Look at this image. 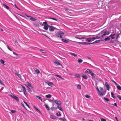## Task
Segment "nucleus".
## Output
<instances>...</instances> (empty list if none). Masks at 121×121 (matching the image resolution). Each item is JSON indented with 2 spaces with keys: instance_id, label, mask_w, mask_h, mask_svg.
Here are the masks:
<instances>
[{
  "instance_id": "f257e3e1",
  "label": "nucleus",
  "mask_w": 121,
  "mask_h": 121,
  "mask_svg": "<svg viewBox=\"0 0 121 121\" xmlns=\"http://www.w3.org/2000/svg\"><path fill=\"white\" fill-rule=\"evenodd\" d=\"M64 33L61 31H59L56 34V35L58 37L62 38V36L64 34Z\"/></svg>"
},
{
  "instance_id": "f03ea898",
  "label": "nucleus",
  "mask_w": 121,
  "mask_h": 121,
  "mask_svg": "<svg viewBox=\"0 0 121 121\" xmlns=\"http://www.w3.org/2000/svg\"><path fill=\"white\" fill-rule=\"evenodd\" d=\"M101 34L104 33V34H103L101 36V37H102L105 35H108L109 34V32L108 31H104V32H103V31H102L101 32Z\"/></svg>"
},
{
  "instance_id": "7ed1b4c3",
  "label": "nucleus",
  "mask_w": 121,
  "mask_h": 121,
  "mask_svg": "<svg viewBox=\"0 0 121 121\" xmlns=\"http://www.w3.org/2000/svg\"><path fill=\"white\" fill-rule=\"evenodd\" d=\"M96 89H97L98 91V94L100 95H102L105 94V91H104L103 92H102L99 90L98 87Z\"/></svg>"
},
{
  "instance_id": "20e7f679",
  "label": "nucleus",
  "mask_w": 121,
  "mask_h": 121,
  "mask_svg": "<svg viewBox=\"0 0 121 121\" xmlns=\"http://www.w3.org/2000/svg\"><path fill=\"white\" fill-rule=\"evenodd\" d=\"M48 26L49 27V30L51 31H53L54 30L56 29L55 28L52 26H51L49 25H48Z\"/></svg>"
},
{
  "instance_id": "39448f33",
  "label": "nucleus",
  "mask_w": 121,
  "mask_h": 121,
  "mask_svg": "<svg viewBox=\"0 0 121 121\" xmlns=\"http://www.w3.org/2000/svg\"><path fill=\"white\" fill-rule=\"evenodd\" d=\"M54 102L57 104L60 105L61 104V102L58 99H56L54 101Z\"/></svg>"
},
{
  "instance_id": "423d86ee",
  "label": "nucleus",
  "mask_w": 121,
  "mask_h": 121,
  "mask_svg": "<svg viewBox=\"0 0 121 121\" xmlns=\"http://www.w3.org/2000/svg\"><path fill=\"white\" fill-rule=\"evenodd\" d=\"M22 86L23 88V91H24V94L26 96H27L28 95L27 92H26V89L23 86Z\"/></svg>"
},
{
  "instance_id": "0eeeda50",
  "label": "nucleus",
  "mask_w": 121,
  "mask_h": 121,
  "mask_svg": "<svg viewBox=\"0 0 121 121\" xmlns=\"http://www.w3.org/2000/svg\"><path fill=\"white\" fill-rule=\"evenodd\" d=\"M77 43H78L79 44H81L82 45H88L91 44V43H88L85 42H77Z\"/></svg>"
},
{
  "instance_id": "6e6552de",
  "label": "nucleus",
  "mask_w": 121,
  "mask_h": 121,
  "mask_svg": "<svg viewBox=\"0 0 121 121\" xmlns=\"http://www.w3.org/2000/svg\"><path fill=\"white\" fill-rule=\"evenodd\" d=\"M105 86H106L107 90H109V86L108 85V83L107 82H106L105 83Z\"/></svg>"
},
{
  "instance_id": "1a4fd4ad",
  "label": "nucleus",
  "mask_w": 121,
  "mask_h": 121,
  "mask_svg": "<svg viewBox=\"0 0 121 121\" xmlns=\"http://www.w3.org/2000/svg\"><path fill=\"white\" fill-rule=\"evenodd\" d=\"M13 98L15 99L16 100H17V101H18L19 100V99L16 96H15V95H13L12 96Z\"/></svg>"
},
{
  "instance_id": "9d476101",
  "label": "nucleus",
  "mask_w": 121,
  "mask_h": 121,
  "mask_svg": "<svg viewBox=\"0 0 121 121\" xmlns=\"http://www.w3.org/2000/svg\"><path fill=\"white\" fill-rule=\"evenodd\" d=\"M29 19L30 20L32 21H35L37 20V19L36 18H33V17L31 16Z\"/></svg>"
},
{
  "instance_id": "9b49d317",
  "label": "nucleus",
  "mask_w": 121,
  "mask_h": 121,
  "mask_svg": "<svg viewBox=\"0 0 121 121\" xmlns=\"http://www.w3.org/2000/svg\"><path fill=\"white\" fill-rule=\"evenodd\" d=\"M100 37H98L97 36L91 38L92 39H93L92 41H93L94 40L99 39L100 38Z\"/></svg>"
},
{
  "instance_id": "f8f14e48",
  "label": "nucleus",
  "mask_w": 121,
  "mask_h": 121,
  "mask_svg": "<svg viewBox=\"0 0 121 121\" xmlns=\"http://www.w3.org/2000/svg\"><path fill=\"white\" fill-rule=\"evenodd\" d=\"M48 82V85L52 87L54 85L53 83L52 82Z\"/></svg>"
},
{
  "instance_id": "ddd939ff",
  "label": "nucleus",
  "mask_w": 121,
  "mask_h": 121,
  "mask_svg": "<svg viewBox=\"0 0 121 121\" xmlns=\"http://www.w3.org/2000/svg\"><path fill=\"white\" fill-rule=\"evenodd\" d=\"M53 62L55 63L56 64H57V65H62L60 63L58 62V61H56V60H54L53 61Z\"/></svg>"
},
{
  "instance_id": "4468645a",
  "label": "nucleus",
  "mask_w": 121,
  "mask_h": 121,
  "mask_svg": "<svg viewBox=\"0 0 121 121\" xmlns=\"http://www.w3.org/2000/svg\"><path fill=\"white\" fill-rule=\"evenodd\" d=\"M91 71L90 70L87 69L85 71V72L86 73L90 74V73H91Z\"/></svg>"
},
{
  "instance_id": "2eb2a0df",
  "label": "nucleus",
  "mask_w": 121,
  "mask_h": 121,
  "mask_svg": "<svg viewBox=\"0 0 121 121\" xmlns=\"http://www.w3.org/2000/svg\"><path fill=\"white\" fill-rule=\"evenodd\" d=\"M61 40L63 42L66 43H68L69 41L65 39H62Z\"/></svg>"
},
{
  "instance_id": "dca6fc26",
  "label": "nucleus",
  "mask_w": 121,
  "mask_h": 121,
  "mask_svg": "<svg viewBox=\"0 0 121 121\" xmlns=\"http://www.w3.org/2000/svg\"><path fill=\"white\" fill-rule=\"evenodd\" d=\"M100 40H97L95 41L94 42L91 43V44H93L95 43H98L100 42Z\"/></svg>"
},
{
  "instance_id": "f3484780",
  "label": "nucleus",
  "mask_w": 121,
  "mask_h": 121,
  "mask_svg": "<svg viewBox=\"0 0 121 121\" xmlns=\"http://www.w3.org/2000/svg\"><path fill=\"white\" fill-rule=\"evenodd\" d=\"M59 109L61 111H63V109L61 105H58V106Z\"/></svg>"
},
{
  "instance_id": "a211bd4d",
  "label": "nucleus",
  "mask_w": 121,
  "mask_h": 121,
  "mask_svg": "<svg viewBox=\"0 0 121 121\" xmlns=\"http://www.w3.org/2000/svg\"><path fill=\"white\" fill-rule=\"evenodd\" d=\"M26 84L28 86L31 87L32 88H33V87L31 85L29 82H26Z\"/></svg>"
},
{
  "instance_id": "6ab92c4d",
  "label": "nucleus",
  "mask_w": 121,
  "mask_h": 121,
  "mask_svg": "<svg viewBox=\"0 0 121 121\" xmlns=\"http://www.w3.org/2000/svg\"><path fill=\"white\" fill-rule=\"evenodd\" d=\"M48 25H47V26H44V27H43V28L44 29L46 30H48Z\"/></svg>"
},
{
  "instance_id": "aec40b11",
  "label": "nucleus",
  "mask_w": 121,
  "mask_h": 121,
  "mask_svg": "<svg viewBox=\"0 0 121 121\" xmlns=\"http://www.w3.org/2000/svg\"><path fill=\"white\" fill-rule=\"evenodd\" d=\"M70 54L71 55L75 57H77V55L75 53L72 52H70Z\"/></svg>"
},
{
  "instance_id": "412c9836",
  "label": "nucleus",
  "mask_w": 121,
  "mask_h": 121,
  "mask_svg": "<svg viewBox=\"0 0 121 121\" xmlns=\"http://www.w3.org/2000/svg\"><path fill=\"white\" fill-rule=\"evenodd\" d=\"M75 76L77 78H80V75L79 73L75 74Z\"/></svg>"
},
{
  "instance_id": "4be33fe9",
  "label": "nucleus",
  "mask_w": 121,
  "mask_h": 121,
  "mask_svg": "<svg viewBox=\"0 0 121 121\" xmlns=\"http://www.w3.org/2000/svg\"><path fill=\"white\" fill-rule=\"evenodd\" d=\"M34 108L36 111L38 112H40V111L35 106L34 107Z\"/></svg>"
},
{
  "instance_id": "5701e85b",
  "label": "nucleus",
  "mask_w": 121,
  "mask_h": 121,
  "mask_svg": "<svg viewBox=\"0 0 121 121\" xmlns=\"http://www.w3.org/2000/svg\"><path fill=\"white\" fill-rule=\"evenodd\" d=\"M27 87V89L28 91L29 92H31L32 91L31 89L29 87H28L26 85Z\"/></svg>"
},
{
  "instance_id": "b1692460",
  "label": "nucleus",
  "mask_w": 121,
  "mask_h": 121,
  "mask_svg": "<svg viewBox=\"0 0 121 121\" xmlns=\"http://www.w3.org/2000/svg\"><path fill=\"white\" fill-rule=\"evenodd\" d=\"M82 77L83 78L85 79H86L87 78V76L86 75H83Z\"/></svg>"
},
{
  "instance_id": "393cba45",
  "label": "nucleus",
  "mask_w": 121,
  "mask_h": 121,
  "mask_svg": "<svg viewBox=\"0 0 121 121\" xmlns=\"http://www.w3.org/2000/svg\"><path fill=\"white\" fill-rule=\"evenodd\" d=\"M52 96V95L50 94H48V95H46V97L47 98H50Z\"/></svg>"
},
{
  "instance_id": "a878e982",
  "label": "nucleus",
  "mask_w": 121,
  "mask_h": 121,
  "mask_svg": "<svg viewBox=\"0 0 121 121\" xmlns=\"http://www.w3.org/2000/svg\"><path fill=\"white\" fill-rule=\"evenodd\" d=\"M75 38L77 39H86V37H82L81 38H79L78 37H75Z\"/></svg>"
},
{
  "instance_id": "bb28decb",
  "label": "nucleus",
  "mask_w": 121,
  "mask_h": 121,
  "mask_svg": "<svg viewBox=\"0 0 121 121\" xmlns=\"http://www.w3.org/2000/svg\"><path fill=\"white\" fill-rule=\"evenodd\" d=\"M50 117L51 118L54 119H56V117L53 115L51 116Z\"/></svg>"
},
{
  "instance_id": "cd10ccee",
  "label": "nucleus",
  "mask_w": 121,
  "mask_h": 121,
  "mask_svg": "<svg viewBox=\"0 0 121 121\" xmlns=\"http://www.w3.org/2000/svg\"><path fill=\"white\" fill-rule=\"evenodd\" d=\"M3 6L5 8L7 9H8L9 8V7L7 6L6 5L4 4H3Z\"/></svg>"
},
{
  "instance_id": "c85d7f7f",
  "label": "nucleus",
  "mask_w": 121,
  "mask_h": 121,
  "mask_svg": "<svg viewBox=\"0 0 121 121\" xmlns=\"http://www.w3.org/2000/svg\"><path fill=\"white\" fill-rule=\"evenodd\" d=\"M55 75L56 76L58 77H59V78H60L61 79H62L63 80H64V78H62L59 75L56 74Z\"/></svg>"
},
{
  "instance_id": "c756f323",
  "label": "nucleus",
  "mask_w": 121,
  "mask_h": 121,
  "mask_svg": "<svg viewBox=\"0 0 121 121\" xmlns=\"http://www.w3.org/2000/svg\"><path fill=\"white\" fill-rule=\"evenodd\" d=\"M92 39L91 38H87L86 39V40L88 42H91Z\"/></svg>"
},
{
  "instance_id": "7c9ffc66",
  "label": "nucleus",
  "mask_w": 121,
  "mask_h": 121,
  "mask_svg": "<svg viewBox=\"0 0 121 121\" xmlns=\"http://www.w3.org/2000/svg\"><path fill=\"white\" fill-rule=\"evenodd\" d=\"M45 106L47 110H49L50 109L49 108L46 104H45Z\"/></svg>"
},
{
  "instance_id": "2f4dec72",
  "label": "nucleus",
  "mask_w": 121,
  "mask_h": 121,
  "mask_svg": "<svg viewBox=\"0 0 121 121\" xmlns=\"http://www.w3.org/2000/svg\"><path fill=\"white\" fill-rule=\"evenodd\" d=\"M116 86H117V88L118 89L120 90H121V87L120 86H119L118 84Z\"/></svg>"
},
{
  "instance_id": "473e14b6",
  "label": "nucleus",
  "mask_w": 121,
  "mask_h": 121,
  "mask_svg": "<svg viewBox=\"0 0 121 121\" xmlns=\"http://www.w3.org/2000/svg\"><path fill=\"white\" fill-rule=\"evenodd\" d=\"M0 61L1 63L3 65H4L5 64H4V61L2 59H1L0 60Z\"/></svg>"
},
{
  "instance_id": "72a5a7b5",
  "label": "nucleus",
  "mask_w": 121,
  "mask_h": 121,
  "mask_svg": "<svg viewBox=\"0 0 121 121\" xmlns=\"http://www.w3.org/2000/svg\"><path fill=\"white\" fill-rule=\"evenodd\" d=\"M77 87L78 89H81V85H77Z\"/></svg>"
},
{
  "instance_id": "f704fd0d",
  "label": "nucleus",
  "mask_w": 121,
  "mask_h": 121,
  "mask_svg": "<svg viewBox=\"0 0 121 121\" xmlns=\"http://www.w3.org/2000/svg\"><path fill=\"white\" fill-rule=\"evenodd\" d=\"M110 39V38L108 37H107L106 38L104 39V40L105 41H107V40H109Z\"/></svg>"
},
{
  "instance_id": "c9c22d12",
  "label": "nucleus",
  "mask_w": 121,
  "mask_h": 121,
  "mask_svg": "<svg viewBox=\"0 0 121 121\" xmlns=\"http://www.w3.org/2000/svg\"><path fill=\"white\" fill-rule=\"evenodd\" d=\"M91 74V76H92V77L93 78H95V76H94V74L92 72V71H91V73H90Z\"/></svg>"
},
{
  "instance_id": "e433bc0d",
  "label": "nucleus",
  "mask_w": 121,
  "mask_h": 121,
  "mask_svg": "<svg viewBox=\"0 0 121 121\" xmlns=\"http://www.w3.org/2000/svg\"><path fill=\"white\" fill-rule=\"evenodd\" d=\"M83 60L82 59H78V61L79 64H80L82 62Z\"/></svg>"
},
{
  "instance_id": "4c0bfd02",
  "label": "nucleus",
  "mask_w": 121,
  "mask_h": 121,
  "mask_svg": "<svg viewBox=\"0 0 121 121\" xmlns=\"http://www.w3.org/2000/svg\"><path fill=\"white\" fill-rule=\"evenodd\" d=\"M15 74L18 77H19L20 78H21V74H19L18 73H15Z\"/></svg>"
},
{
  "instance_id": "58836bf2",
  "label": "nucleus",
  "mask_w": 121,
  "mask_h": 121,
  "mask_svg": "<svg viewBox=\"0 0 121 121\" xmlns=\"http://www.w3.org/2000/svg\"><path fill=\"white\" fill-rule=\"evenodd\" d=\"M111 96L113 98L115 99L116 97L114 96V94L112 92L111 93Z\"/></svg>"
},
{
  "instance_id": "ea45409f",
  "label": "nucleus",
  "mask_w": 121,
  "mask_h": 121,
  "mask_svg": "<svg viewBox=\"0 0 121 121\" xmlns=\"http://www.w3.org/2000/svg\"><path fill=\"white\" fill-rule=\"evenodd\" d=\"M36 98H38V99L39 100H40L42 102V99L39 96H36Z\"/></svg>"
},
{
  "instance_id": "a19ab883",
  "label": "nucleus",
  "mask_w": 121,
  "mask_h": 121,
  "mask_svg": "<svg viewBox=\"0 0 121 121\" xmlns=\"http://www.w3.org/2000/svg\"><path fill=\"white\" fill-rule=\"evenodd\" d=\"M99 89H100V90L101 91V92H103L104 91H105V92H106V91L104 89V90L103 88H101V87H100V88H99Z\"/></svg>"
},
{
  "instance_id": "79ce46f5",
  "label": "nucleus",
  "mask_w": 121,
  "mask_h": 121,
  "mask_svg": "<svg viewBox=\"0 0 121 121\" xmlns=\"http://www.w3.org/2000/svg\"><path fill=\"white\" fill-rule=\"evenodd\" d=\"M121 33L120 32L119 34H118L117 35V37L116 38V40H117V39L119 37V35Z\"/></svg>"
},
{
  "instance_id": "37998d69",
  "label": "nucleus",
  "mask_w": 121,
  "mask_h": 121,
  "mask_svg": "<svg viewBox=\"0 0 121 121\" xmlns=\"http://www.w3.org/2000/svg\"><path fill=\"white\" fill-rule=\"evenodd\" d=\"M85 96L87 98H89L90 97V96L88 95H86Z\"/></svg>"
},
{
  "instance_id": "c03bdc74",
  "label": "nucleus",
  "mask_w": 121,
  "mask_h": 121,
  "mask_svg": "<svg viewBox=\"0 0 121 121\" xmlns=\"http://www.w3.org/2000/svg\"><path fill=\"white\" fill-rule=\"evenodd\" d=\"M59 114H58V113H56V115L57 116H61V114H60V112H59Z\"/></svg>"
},
{
  "instance_id": "a18cd8bd",
  "label": "nucleus",
  "mask_w": 121,
  "mask_h": 121,
  "mask_svg": "<svg viewBox=\"0 0 121 121\" xmlns=\"http://www.w3.org/2000/svg\"><path fill=\"white\" fill-rule=\"evenodd\" d=\"M104 99L107 102L108 101H109V99L108 98H105V97H104Z\"/></svg>"
},
{
  "instance_id": "49530a36",
  "label": "nucleus",
  "mask_w": 121,
  "mask_h": 121,
  "mask_svg": "<svg viewBox=\"0 0 121 121\" xmlns=\"http://www.w3.org/2000/svg\"><path fill=\"white\" fill-rule=\"evenodd\" d=\"M117 96L120 100H121V96L120 95H118Z\"/></svg>"
},
{
  "instance_id": "de8ad7c7",
  "label": "nucleus",
  "mask_w": 121,
  "mask_h": 121,
  "mask_svg": "<svg viewBox=\"0 0 121 121\" xmlns=\"http://www.w3.org/2000/svg\"><path fill=\"white\" fill-rule=\"evenodd\" d=\"M11 112L13 113H14L15 112H16V111L15 110H13V109H12L11 110Z\"/></svg>"
},
{
  "instance_id": "09e8293b",
  "label": "nucleus",
  "mask_w": 121,
  "mask_h": 121,
  "mask_svg": "<svg viewBox=\"0 0 121 121\" xmlns=\"http://www.w3.org/2000/svg\"><path fill=\"white\" fill-rule=\"evenodd\" d=\"M109 37H111V38L112 39H113L115 38L112 35V34L111 35H110L109 36Z\"/></svg>"
},
{
  "instance_id": "8fccbe9b",
  "label": "nucleus",
  "mask_w": 121,
  "mask_h": 121,
  "mask_svg": "<svg viewBox=\"0 0 121 121\" xmlns=\"http://www.w3.org/2000/svg\"><path fill=\"white\" fill-rule=\"evenodd\" d=\"M57 108L52 107L51 108V110L52 111L54 110L55 109H56Z\"/></svg>"
},
{
  "instance_id": "3c124183",
  "label": "nucleus",
  "mask_w": 121,
  "mask_h": 121,
  "mask_svg": "<svg viewBox=\"0 0 121 121\" xmlns=\"http://www.w3.org/2000/svg\"><path fill=\"white\" fill-rule=\"evenodd\" d=\"M24 103L29 108V106L28 104H27V103L25 101H24Z\"/></svg>"
},
{
  "instance_id": "603ef678",
  "label": "nucleus",
  "mask_w": 121,
  "mask_h": 121,
  "mask_svg": "<svg viewBox=\"0 0 121 121\" xmlns=\"http://www.w3.org/2000/svg\"><path fill=\"white\" fill-rule=\"evenodd\" d=\"M49 18L50 19L53 20H54L56 21H57V20L55 18Z\"/></svg>"
},
{
  "instance_id": "864d4df0",
  "label": "nucleus",
  "mask_w": 121,
  "mask_h": 121,
  "mask_svg": "<svg viewBox=\"0 0 121 121\" xmlns=\"http://www.w3.org/2000/svg\"><path fill=\"white\" fill-rule=\"evenodd\" d=\"M40 51H41L42 53H45L46 52L45 51L41 49H40Z\"/></svg>"
},
{
  "instance_id": "5fc2aeb1",
  "label": "nucleus",
  "mask_w": 121,
  "mask_h": 121,
  "mask_svg": "<svg viewBox=\"0 0 121 121\" xmlns=\"http://www.w3.org/2000/svg\"><path fill=\"white\" fill-rule=\"evenodd\" d=\"M112 82H114L116 85H117L118 84L115 81H114L113 80H112Z\"/></svg>"
},
{
  "instance_id": "6e6d98bb",
  "label": "nucleus",
  "mask_w": 121,
  "mask_h": 121,
  "mask_svg": "<svg viewBox=\"0 0 121 121\" xmlns=\"http://www.w3.org/2000/svg\"><path fill=\"white\" fill-rule=\"evenodd\" d=\"M100 120L101 121H106V120L104 119L101 118Z\"/></svg>"
},
{
  "instance_id": "4d7b16f0",
  "label": "nucleus",
  "mask_w": 121,
  "mask_h": 121,
  "mask_svg": "<svg viewBox=\"0 0 121 121\" xmlns=\"http://www.w3.org/2000/svg\"><path fill=\"white\" fill-rule=\"evenodd\" d=\"M43 24H44L45 25H46V26H47V25H47V22H43Z\"/></svg>"
},
{
  "instance_id": "13d9d810",
  "label": "nucleus",
  "mask_w": 121,
  "mask_h": 121,
  "mask_svg": "<svg viewBox=\"0 0 121 121\" xmlns=\"http://www.w3.org/2000/svg\"><path fill=\"white\" fill-rule=\"evenodd\" d=\"M42 35H44L45 36H46V37L48 38H49L47 35L46 34H43V33H42Z\"/></svg>"
},
{
  "instance_id": "bf43d9fd",
  "label": "nucleus",
  "mask_w": 121,
  "mask_h": 121,
  "mask_svg": "<svg viewBox=\"0 0 121 121\" xmlns=\"http://www.w3.org/2000/svg\"><path fill=\"white\" fill-rule=\"evenodd\" d=\"M0 83L2 85H4V83L0 79Z\"/></svg>"
},
{
  "instance_id": "052dcab7",
  "label": "nucleus",
  "mask_w": 121,
  "mask_h": 121,
  "mask_svg": "<svg viewBox=\"0 0 121 121\" xmlns=\"http://www.w3.org/2000/svg\"><path fill=\"white\" fill-rule=\"evenodd\" d=\"M35 72L38 73H40L38 69H36L35 70Z\"/></svg>"
},
{
  "instance_id": "680f3d73",
  "label": "nucleus",
  "mask_w": 121,
  "mask_h": 121,
  "mask_svg": "<svg viewBox=\"0 0 121 121\" xmlns=\"http://www.w3.org/2000/svg\"><path fill=\"white\" fill-rule=\"evenodd\" d=\"M60 119L63 120V121H66V119H65L61 118H60Z\"/></svg>"
},
{
  "instance_id": "e2e57ef3",
  "label": "nucleus",
  "mask_w": 121,
  "mask_h": 121,
  "mask_svg": "<svg viewBox=\"0 0 121 121\" xmlns=\"http://www.w3.org/2000/svg\"><path fill=\"white\" fill-rule=\"evenodd\" d=\"M7 48H8V49L9 50H10L12 51V50H11V49L10 48V47H9V46H7Z\"/></svg>"
},
{
  "instance_id": "0e129e2a",
  "label": "nucleus",
  "mask_w": 121,
  "mask_h": 121,
  "mask_svg": "<svg viewBox=\"0 0 121 121\" xmlns=\"http://www.w3.org/2000/svg\"><path fill=\"white\" fill-rule=\"evenodd\" d=\"M110 43H114V42L112 40H111L109 42Z\"/></svg>"
},
{
  "instance_id": "69168bd1",
  "label": "nucleus",
  "mask_w": 121,
  "mask_h": 121,
  "mask_svg": "<svg viewBox=\"0 0 121 121\" xmlns=\"http://www.w3.org/2000/svg\"><path fill=\"white\" fill-rule=\"evenodd\" d=\"M113 105H114L116 107H117V104L116 103H114L113 104Z\"/></svg>"
},
{
  "instance_id": "338daca9",
  "label": "nucleus",
  "mask_w": 121,
  "mask_h": 121,
  "mask_svg": "<svg viewBox=\"0 0 121 121\" xmlns=\"http://www.w3.org/2000/svg\"><path fill=\"white\" fill-rule=\"evenodd\" d=\"M15 7L17 8V9H19V10H20V9L17 6H16V5L15 4Z\"/></svg>"
},
{
  "instance_id": "774afa93",
  "label": "nucleus",
  "mask_w": 121,
  "mask_h": 121,
  "mask_svg": "<svg viewBox=\"0 0 121 121\" xmlns=\"http://www.w3.org/2000/svg\"><path fill=\"white\" fill-rule=\"evenodd\" d=\"M13 53L14 54V55H16V56H17V55H18V54H17V53H16L15 52H13Z\"/></svg>"
}]
</instances>
